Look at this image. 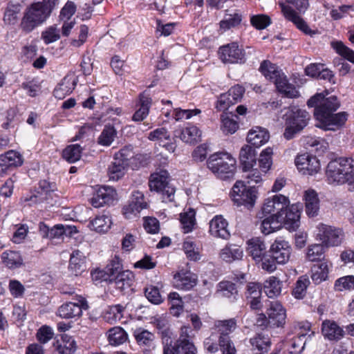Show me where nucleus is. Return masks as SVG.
Returning <instances> with one entry per match:
<instances>
[{"label": "nucleus", "mask_w": 354, "mask_h": 354, "mask_svg": "<svg viewBox=\"0 0 354 354\" xmlns=\"http://www.w3.org/2000/svg\"><path fill=\"white\" fill-rule=\"evenodd\" d=\"M77 230L75 226L71 225H64L62 224H58L50 228V232L49 239H59L62 236H71L73 233H76Z\"/></svg>", "instance_id": "nucleus-52"}, {"label": "nucleus", "mask_w": 354, "mask_h": 354, "mask_svg": "<svg viewBox=\"0 0 354 354\" xmlns=\"http://www.w3.org/2000/svg\"><path fill=\"white\" fill-rule=\"evenodd\" d=\"M306 342V333H299L290 340V354H300L304 349Z\"/></svg>", "instance_id": "nucleus-55"}, {"label": "nucleus", "mask_w": 354, "mask_h": 354, "mask_svg": "<svg viewBox=\"0 0 354 354\" xmlns=\"http://www.w3.org/2000/svg\"><path fill=\"white\" fill-rule=\"evenodd\" d=\"M151 99L147 91H144L139 95L138 105L139 109L134 112V121H142L149 114Z\"/></svg>", "instance_id": "nucleus-29"}, {"label": "nucleus", "mask_w": 354, "mask_h": 354, "mask_svg": "<svg viewBox=\"0 0 354 354\" xmlns=\"http://www.w3.org/2000/svg\"><path fill=\"white\" fill-rule=\"evenodd\" d=\"M270 328L283 327L286 323V313L283 306L277 302H271L266 311Z\"/></svg>", "instance_id": "nucleus-18"}, {"label": "nucleus", "mask_w": 354, "mask_h": 354, "mask_svg": "<svg viewBox=\"0 0 354 354\" xmlns=\"http://www.w3.org/2000/svg\"><path fill=\"white\" fill-rule=\"evenodd\" d=\"M214 326L218 333V337H230L229 334L234 331L236 327V321L234 318L218 320L215 322Z\"/></svg>", "instance_id": "nucleus-40"}, {"label": "nucleus", "mask_w": 354, "mask_h": 354, "mask_svg": "<svg viewBox=\"0 0 354 354\" xmlns=\"http://www.w3.org/2000/svg\"><path fill=\"white\" fill-rule=\"evenodd\" d=\"M257 191L254 186H247L242 181H236L234 185L231 196L237 206L243 205L248 209L254 207L257 198Z\"/></svg>", "instance_id": "nucleus-9"}, {"label": "nucleus", "mask_w": 354, "mask_h": 354, "mask_svg": "<svg viewBox=\"0 0 354 354\" xmlns=\"http://www.w3.org/2000/svg\"><path fill=\"white\" fill-rule=\"evenodd\" d=\"M261 74L270 81L274 82L277 91L288 98H295L299 96L296 87L290 84L287 77L277 66L269 60H263L259 67Z\"/></svg>", "instance_id": "nucleus-3"}, {"label": "nucleus", "mask_w": 354, "mask_h": 354, "mask_svg": "<svg viewBox=\"0 0 354 354\" xmlns=\"http://www.w3.org/2000/svg\"><path fill=\"white\" fill-rule=\"evenodd\" d=\"M327 248L324 243H315L308 246L306 254L307 259L310 261H318L324 259V253Z\"/></svg>", "instance_id": "nucleus-44"}, {"label": "nucleus", "mask_w": 354, "mask_h": 354, "mask_svg": "<svg viewBox=\"0 0 354 354\" xmlns=\"http://www.w3.org/2000/svg\"><path fill=\"white\" fill-rule=\"evenodd\" d=\"M330 45L338 55L354 64V50L345 46L341 41H332Z\"/></svg>", "instance_id": "nucleus-53"}, {"label": "nucleus", "mask_w": 354, "mask_h": 354, "mask_svg": "<svg viewBox=\"0 0 354 354\" xmlns=\"http://www.w3.org/2000/svg\"><path fill=\"white\" fill-rule=\"evenodd\" d=\"M21 5L19 3H8L4 12V21L8 24H16L18 20V15L21 12Z\"/></svg>", "instance_id": "nucleus-46"}, {"label": "nucleus", "mask_w": 354, "mask_h": 354, "mask_svg": "<svg viewBox=\"0 0 354 354\" xmlns=\"http://www.w3.org/2000/svg\"><path fill=\"white\" fill-rule=\"evenodd\" d=\"M272 150L270 147L263 150L260 153L259 165L261 170L265 174L270 169L272 165Z\"/></svg>", "instance_id": "nucleus-57"}, {"label": "nucleus", "mask_w": 354, "mask_h": 354, "mask_svg": "<svg viewBox=\"0 0 354 354\" xmlns=\"http://www.w3.org/2000/svg\"><path fill=\"white\" fill-rule=\"evenodd\" d=\"M282 282L276 277H270L263 283V290L270 297L279 296L281 292Z\"/></svg>", "instance_id": "nucleus-35"}, {"label": "nucleus", "mask_w": 354, "mask_h": 354, "mask_svg": "<svg viewBox=\"0 0 354 354\" xmlns=\"http://www.w3.org/2000/svg\"><path fill=\"white\" fill-rule=\"evenodd\" d=\"M145 295L147 299L151 304L158 305L162 303L163 299L160 293L159 289L153 286L145 288Z\"/></svg>", "instance_id": "nucleus-59"}, {"label": "nucleus", "mask_w": 354, "mask_h": 354, "mask_svg": "<svg viewBox=\"0 0 354 354\" xmlns=\"http://www.w3.org/2000/svg\"><path fill=\"white\" fill-rule=\"evenodd\" d=\"M56 185L54 183H50L46 180H42L39 183L37 188L38 194L45 197V201H47L51 197V194L56 190Z\"/></svg>", "instance_id": "nucleus-61"}, {"label": "nucleus", "mask_w": 354, "mask_h": 354, "mask_svg": "<svg viewBox=\"0 0 354 354\" xmlns=\"http://www.w3.org/2000/svg\"><path fill=\"white\" fill-rule=\"evenodd\" d=\"M242 21V15L239 12H234L231 14L226 13L224 19L219 23L221 29L226 31L232 28H236L240 25Z\"/></svg>", "instance_id": "nucleus-41"}, {"label": "nucleus", "mask_w": 354, "mask_h": 354, "mask_svg": "<svg viewBox=\"0 0 354 354\" xmlns=\"http://www.w3.org/2000/svg\"><path fill=\"white\" fill-rule=\"evenodd\" d=\"M219 57L225 64H244L246 62L245 53L237 43L232 42L223 46L218 50Z\"/></svg>", "instance_id": "nucleus-11"}, {"label": "nucleus", "mask_w": 354, "mask_h": 354, "mask_svg": "<svg viewBox=\"0 0 354 354\" xmlns=\"http://www.w3.org/2000/svg\"><path fill=\"white\" fill-rule=\"evenodd\" d=\"M281 12L284 17L292 21L298 29L302 31L306 35H312L313 31L309 28L306 22L297 14V12L290 6L284 4L283 3H279Z\"/></svg>", "instance_id": "nucleus-20"}, {"label": "nucleus", "mask_w": 354, "mask_h": 354, "mask_svg": "<svg viewBox=\"0 0 354 354\" xmlns=\"http://www.w3.org/2000/svg\"><path fill=\"white\" fill-rule=\"evenodd\" d=\"M168 301L170 304V313L174 316L178 317L183 311L184 302L182 297L176 292L168 295Z\"/></svg>", "instance_id": "nucleus-47"}, {"label": "nucleus", "mask_w": 354, "mask_h": 354, "mask_svg": "<svg viewBox=\"0 0 354 354\" xmlns=\"http://www.w3.org/2000/svg\"><path fill=\"white\" fill-rule=\"evenodd\" d=\"M179 136L183 142L194 144L199 140L201 131L196 126L187 127L181 130Z\"/></svg>", "instance_id": "nucleus-49"}, {"label": "nucleus", "mask_w": 354, "mask_h": 354, "mask_svg": "<svg viewBox=\"0 0 354 354\" xmlns=\"http://www.w3.org/2000/svg\"><path fill=\"white\" fill-rule=\"evenodd\" d=\"M306 212L310 217H315L318 214L319 209V200L317 192L313 189L305 192Z\"/></svg>", "instance_id": "nucleus-32"}, {"label": "nucleus", "mask_w": 354, "mask_h": 354, "mask_svg": "<svg viewBox=\"0 0 354 354\" xmlns=\"http://www.w3.org/2000/svg\"><path fill=\"white\" fill-rule=\"evenodd\" d=\"M1 259L6 266L10 269H15L23 265V259L18 252L6 251L3 252Z\"/></svg>", "instance_id": "nucleus-39"}, {"label": "nucleus", "mask_w": 354, "mask_h": 354, "mask_svg": "<svg viewBox=\"0 0 354 354\" xmlns=\"http://www.w3.org/2000/svg\"><path fill=\"white\" fill-rule=\"evenodd\" d=\"M295 165L300 173L304 175H313L320 169V163L316 156L308 153L297 156Z\"/></svg>", "instance_id": "nucleus-14"}, {"label": "nucleus", "mask_w": 354, "mask_h": 354, "mask_svg": "<svg viewBox=\"0 0 354 354\" xmlns=\"http://www.w3.org/2000/svg\"><path fill=\"white\" fill-rule=\"evenodd\" d=\"M310 281L308 277L306 274L300 276L295 283L292 290V296L297 299H302L305 297L307 292V288L310 286Z\"/></svg>", "instance_id": "nucleus-37"}, {"label": "nucleus", "mask_w": 354, "mask_h": 354, "mask_svg": "<svg viewBox=\"0 0 354 354\" xmlns=\"http://www.w3.org/2000/svg\"><path fill=\"white\" fill-rule=\"evenodd\" d=\"M197 283V276L190 271L180 270L174 274V286L179 290H189L194 288Z\"/></svg>", "instance_id": "nucleus-21"}, {"label": "nucleus", "mask_w": 354, "mask_h": 354, "mask_svg": "<svg viewBox=\"0 0 354 354\" xmlns=\"http://www.w3.org/2000/svg\"><path fill=\"white\" fill-rule=\"evenodd\" d=\"M284 116L286 128L283 136L287 140L292 139L300 133L308 125L310 118L308 112L297 107L290 109Z\"/></svg>", "instance_id": "nucleus-7"}, {"label": "nucleus", "mask_w": 354, "mask_h": 354, "mask_svg": "<svg viewBox=\"0 0 354 354\" xmlns=\"http://www.w3.org/2000/svg\"><path fill=\"white\" fill-rule=\"evenodd\" d=\"M16 115L15 110L10 109L6 111H0V125L5 129H8L10 127H13L12 124L14 118Z\"/></svg>", "instance_id": "nucleus-58"}, {"label": "nucleus", "mask_w": 354, "mask_h": 354, "mask_svg": "<svg viewBox=\"0 0 354 354\" xmlns=\"http://www.w3.org/2000/svg\"><path fill=\"white\" fill-rule=\"evenodd\" d=\"M245 91V88L240 84H236L232 86L227 93L220 95L217 100L216 108L221 111L227 110L230 106L241 100Z\"/></svg>", "instance_id": "nucleus-12"}, {"label": "nucleus", "mask_w": 354, "mask_h": 354, "mask_svg": "<svg viewBox=\"0 0 354 354\" xmlns=\"http://www.w3.org/2000/svg\"><path fill=\"white\" fill-rule=\"evenodd\" d=\"M308 107L314 108L315 118L319 122L316 126L325 131H336L342 127L348 119L345 111L335 113L340 107V102L335 95L326 97L319 93L307 102Z\"/></svg>", "instance_id": "nucleus-1"}, {"label": "nucleus", "mask_w": 354, "mask_h": 354, "mask_svg": "<svg viewBox=\"0 0 354 354\" xmlns=\"http://www.w3.org/2000/svg\"><path fill=\"white\" fill-rule=\"evenodd\" d=\"M111 220L109 216L100 215L97 216L90 223L92 230L100 232H106L111 227Z\"/></svg>", "instance_id": "nucleus-45"}, {"label": "nucleus", "mask_w": 354, "mask_h": 354, "mask_svg": "<svg viewBox=\"0 0 354 354\" xmlns=\"http://www.w3.org/2000/svg\"><path fill=\"white\" fill-rule=\"evenodd\" d=\"M195 215L196 212L192 208H189L188 211L180 214V223L184 233H189L192 231L196 224Z\"/></svg>", "instance_id": "nucleus-51"}, {"label": "nucleus", "mask_w": 354, "mask_h": 354, "mask_svg": "<svg viewBox=\"0 0 354 354\" xmlns=\"http://www.w3.org/2000/svg\"><path fill=\"white\" fill-rule=\"evenodd\" d=\"M353 158H339L327 165L326 175L330 183H354Z\"/></svg>", "instance_id": "nucleus-5"}, {"label": "nucleus", "mask_w": 354, "mask_h": 354, "mask_svg": "<svg viewBox=\"0 0 354 354\" xmlns=\"http://www.w3.org/2000/svg\"><path fill=\"white\" fill-rule=\"evenodd\" d=\"M255 149L252 146H243L239 153V159L244 171H249L256 164Z\"/></svg>", "instance_id": "nucleus-28"}, {"label": "nucleus", "mask_w": 354, "mask_h": 354, "mask_svg": "<svg viewBox=\"0 0 354 354\" xmlns=\"http://www.w3.org/2000/svg\"><path fill=\"white\" fill-rule=\"evenodd\" d=\"M77 82V78L73 76L66 75L54 89V96L59 100L69 95L74 90Z\"/></svg>", "instance_id": "nucleus-24"}, {"label": "nucleus", "mask_w": 354, "mask_h": 354, "mask_svg": "<svg viewBox=\"0 0 354 354\" xmlns=\"http://www.w3.org/2000/svg\"><path fill=\"white\" fill-rule=\"evenodd\" d=\"M53 7L45 2H36L30 4L24 11L20 23V28L29 33L42 25L50 17Z\"/></svg>", "instance_id": "nucleus-4"}, {"label": "nucleus", "mask_w": 354, "mask_h": 354, "mask_svg": "<svg viewBox=\"0 0 354 354\" xmlns=\"http://www.w3.org/2000/svg\"><path fill=\"white\" fill-rule=\"evenodd\" d=\"M301 211L299 205L288 206L284 212L274 214L263 219L261 229L264 234H269L281 228L282 225L289 231H296L300 225Z\"/></svg>", "instance_id": "nucleus-2"}, {"label": "nucleus", "mask_w": 354, "mask_h": 354, "mask_svg": "<svg viewBox=\"0 0 354 354\" xmlns=\"http://www.w3.org/2000/svg\"><path fill=\"white\" fill-rule=\"evenodd\" d=\"M88 308L86 301L82 297H79L74 301H69L62 305L57 311V315L64 319L80 317L83 310Z\"/></svg>", "instance_id": "nucleus-13"}, {"label": "nucleus", "mask_w": 354, "mask_h": 354, "mask_svg": "<svg viewBox=\"0 0 354 354\" xmlns=\"http://www.w3.org/2000/svg\"><path fill=\"white\" fill-rule=\"evenodd\" d=\"M227 226V221L221 215L215 216L209 222V233L213 236L228 239L230 233Z\"/></svg>", "instance_id": "nucleus-23"}, {"label": "nucleus", "mask_w": 354, "mask_h": 354, "mask_svg": "<svg viewBox=\"0 0 354 354\" xmlns=\"http://www.w3.org/2000/svg\"><path fill=\"white\" fill-rule=\"evenodd\" d=\"M163 354H196V348L190 339L179 337L174 344L170 340L164 345Z\"/></svg>", "instance_id": "nucleus-16"}, {"label": "nucleus", "mask_w": 354, "mask_h": 354, "mask_svg": "<svg viewBox=\"0 0 354 354\" xmlns=\"http://www.w3.org/2000/svg\"><path fill=\"white\" fill-rule=\"evenodd\" d=\"M62 343L57 346V351L61 354H73L76 351V342L74 339L67 335L62 337Z\"/></svg>", "instance_id": "nucleus-56"}, {"label": "nucleus", "mask_w": 354, "mask_h": 354, "mask_svg": "<svg viewBox=\"0 0 354 354\" xmlns=\"http://www.w3.org/2000/svg\"><path fill=\"white\" fill-rule=\"evenodd\" d=\"M317 237L326 248L337 246L342 242V231L339 228L325 224H320Z\"/></svg>", "instance_id": "nucleus-15"}, {"label": "nucleus", "mask_w": 354, "mask_h": 354, "mask_svg": "<svg viewBox=\"0 0 354 354\" xmlns=\"http://www.w3.org/2000/svg\"><path fill=\"white\" fill-rule=\"evenodd\" d=\"M270 138V134L266 129L257 127L251 129L247 136V141L252 146L259 148L266 144Z\"/></svg>", "instance_id": "nucleus-26"}, {"label": "nucleus", "mask_w": 354, "mask_h": 354, "mask_svg": "<svg viewBox=\"0 0 354 354\" xmlns=\"http://www.w3.org/2000/svg\"><path fill=\"white\" fill-rule=\"evenodd\" d=\"M322 332L330 340L339 339L344 334L343 330L334 321L330 320L322 322Z\"/></svg>", "instance_id": "nucleus-33"}, {"label": "nucleus", "mask_w": 354, "mask_h": 354, "mask_svg": "<svg viewBox=\"0 0 354 354\" xmlns=\"http://www.w3.org/2000/svg\"><path fill=\"white\" fill-rule=\"evenodd\" d=\"M23 162L22 156L16 151L10 150L0 155V167L5 169L19 167Z\"/></svg>", "instance_id": "nucleus-27"}, {"label": "nucleus", "mask_w": 354, "mask_h": 354, "mask_svg": "<svg viewBox=\"0 0 354 354\" xmlns=\"http://www.w3.org/2000/svg\"><path fill=\"white\" fill-rule=\"evenodd\" d=\"M169 174L166 170H161L158 173L152 174L149 181V186L151 191L160 192L164 189L168 183Z\"/></svg>", "instance_id": "nucleus-34"}, {"label": "nucleus", "mask_w": 354, "mask_h": 354, "mask_svg": "<svg viewBox=\"0 0 354 354\" xmlns=\"http://www.w3.org/2000/svg\"><path fill=\"white\" fill-rule=\"evenodd\" d=\"M112 282H114L118 288L124 290L131 286V280L129 270L121 271L122 264L118 256H115L104 268Z\"/></svg>", "instance_id": "nucleus-10"}, {"label": "nucleus", "mask_w": 354, "mask_h": 354, "mask_svg": "<svg viewBox=\"0 0 354 354\" xmlns=\"http://www.w3.org/2000/svg\"><path fill=\"white\" fill-rule=\"evenodd\" d=\"M85 256L82 252L77 250L71 254L68 269L75 276L80 274L85 270Z\"/></svg>", "instance_id": "nucleus-31"}, {"label": "nucleus", "mask_w": 354, "mask_h": 354, "mask_svg": "<svg viewBox=\"0 0 354 354\" xmlns=\"http://www.w3.org/2000/svg\"><path fill=\"white\" fill-rule=\"evenodd\" d=\"M82 149L78 144L70 145L64 149L62 156L70 163L75 162L80 159Z\"/></svg>", "instance_id": "nucleus-48"}, {"label": "nucleus", "mask_w": 354, "mask_h": 354, "mask_svg": "<svg viewBox=\"0 0 354 354\" xmlns=\"http://www.w3.org/2000/svg\"><path fill=\"white\" fill-rule=\"evenodd\" d=\"M208 169L218 178H232L236 171V160L227 153H215L207 160Z\"/></svg>", "instance_id": "nucleus-6"}, {"label": "nucleus", "mask_w": 354, "mask_h": 354, "mask_svg": "<svg viewBox=\"0 0 354 354\" xmlns=\"http://www.w3.org/2000/svg\"><path fill=\"white\" fill-rule=\"evenodd\" d=\"M219 347L222 354H236V350L230 337H219Z\"/></svg>", "instance_id": "nucleus-63"}, {"label": "nucleus", "mask_w": 354, "mask_h": 354, "mask_svg": "<svg viewBox=\"0 0 354 354\" xmlns=\"http://www.w3.org/2000/svg\"><path fill=\"white\" fill-rule=\"evenodd\" d=\"M250 343L256 354H263L268 351L270 346V339L262 334H257L251 338Z\"/></svg>", "instance_id": "nucleus-42"}, {"label": "nucleus", "mask_w": 354, "mask_h": 354, "mask_svg": "<svg viewBox=\"0 0 354 354\" xmlns=\"http://www.w3.org/2000/svg\"><path fill=\"white\" fill-rule=\"evenodd\" d=\"M247 245L248 254L257 263H259L262 257L268 252L264 240L261 237H253L249 239L247 241Z\"/></svg>", "instance_id": "nucleus-22"}, {"label": "nucleus", "mask_w": 354, "mask_h": 354, "mask_svg": "<svg viewBox=\"0 0 354 354\" xmlns=\"http://www.w3.org/2000/svg\"><path fill=\"white\" fill-rule=\"evenodd\" d=\"M116 191L113 187L103 186L97 189L91 203L93 207H100L104 205L112 204L116 200Z\"/></svg>", "instance_id": "nucleus-19"}, {"label": "nucleus", "mask_w": 354, "mask_h": 354, "mask_svg": "<svg viewBox=\"0 0 354 354\" xmlns=\"http://www.w3.org/2000/svg\"><path fill=\"white\" fill-rule=\"evenodd\" d=\"M41 38L46 44L55 42L60 38L59 30L55 26H51L42 32Z\"/></svg>", "instance_id": "nucleus-60"}, {"label": "nucleus", "mask_w": 354, "mask_h": 354, "mask_svg": "<svg viewBox=\"0 0 354 354\" xmlns=\"http://www.w3.org/2000/svg\"><path fill=\"white\" fill-rule=\"evenodd\" d=\"M117 135L116 130L112 126H105L98 137L97 143L102 146H110Z\"/></svg>", "instance_id": "nucleus-54"}, {"label": "nucleus", "mask_w": 354, "mask_h": 354, "mask_svg": "<svg viewBox=\"0 0 354 354\" xmlns=\"http://www.w3.org/2000/svg\"><path fill=\"white\" fill-rule=\"evenodd\" d=\"M134 338L140 347H145L143 350L145 351L153 346L155 336L147 330L137 329L134 331Z\"/></svg>", "instance_id": "nucleus-38"}, {"label": "nucleus", "mask_w": 354, "mask_h": 354, "mask_svg": "<svg viewBox=\"0 0 354 354\" xmlns=\"http://www.w3.org/2000/svg\"><path fill=\"white\" fill-rule=\"evenodd\" d=\"M216 295L218 297H225L234 301L237 299L238 290L234 283L230 281H220L216 286Z\"/></svg>", "instance_id": "nucleus-25"}, {"label": "nucleus", "mask_w": 354, "mask_h": 354, "mask_svg": "<svg viewBox=\"0 0 354 354\" xmlns=\"http://www.w3.org/2000/svg\"><path fill=\"white\" fill-rule=\"evenodd\" d=\"M243 255V250L236 245H226L221 252V257L228 263L241 259Z\"/></svg>", "instance_id": "nucleus-36"}, {"label": "nucleus", "mask_w": 354, "mask_h": 354, "mask_svg": "<svg viewBox=\"0 0 354 354\" xmlns=\"http://www.w3.org/2000/svg\"><path fill=\"white\" fill-rule=\"evenodd\" d=\"M268 251L278 264H285L290 259L292 249L288 241L280 238L274 241Z\"/></svg>", "instance_id": "nucleus-17"}, {"label": "nucleus", "mask_w": 354, "mask_h": 354, "mask_svg": "<svg viewBox=\"0 0 354 354\" xmlns=\"http://www.w3.org/2000/svg\"><path fill=\"white\" fill-rule=\"evenodd\" d=\"M311 279L315 285L320 284L322 282L328 279V264L327 261L318 262L311 267Z\"/></svg>", "instance_id": "nucleus-30"}, {"label": "nucleus", "mask_w": 354, "mask_h": 354, "mask_svg": "<svg viewBox=\"0 0 354 354\" xmlns=\"http://www.w3.org/2000/svg\"><path fill=\"white\" fill-rule=\"evenodd\" d=\"M234 117L238 119V116L232 113H224L221 115L223 132L232 134L236 131L239 128V123Z\"/></svg>", "instance_id": "nucleus-43"}, {"label": "nucleus", "mask_w": 354, "mask_h": 354, "mask_svg": "<svg viewBox=\"0 0 354 354\" xmlns=\"http://www.w3.org/2000/svg\"><path fill=\"white\" fill-rule=\"evenodd\" d=\"M127 339L126 332L120 327H114L108 331V339L110 344L118 346L123 344Z\"/></svg>", "instance_id": "nucleus-50"}, {"label": "nucleus", "mask_w": 354, "mask_h": 354, "mask_svg": "<svg viewBox=\"0 0 354 354\" xmlns=\"http://www.w3.org/2000/svg\"><path fill=\"white\" fill-rule=\"evenodd\" d=\"M352 288H354V276L353 275L340 277L335 282V288L338 291H342Z\"/></svg>", "instance_id": "nucleus-64"}, {"label": "nucleus", "mask_w": 354, "mask_h": 354, "mask_svg": "<svg viewBox=\"0 0 354 354\" xmlns=\"http://www.w3.org/2000/svg\"><path fill=\"white\" fill-rule=\"evenodd\" d=\"M133 158L131 147H124L114 156L113 160L108 168V176L110 180L117 181L126 173Z\"/></svg>", "instance_id": "nucleus-8"}, {"label": "nucleus", "mask_w": 354, "mask_h": 354, "mask_svg": "<svg viewBox=\"0 0 354 354\" xmlns=\"http://www.w3.org/2000/svg\"><path fill=\"white\" fill-rule=\"evenodd\" d=\"M251 24L258 30L267 28L271 24L270 18L266 15H253L250 19Z\"/></svg>", "instance_id": "nucleus-62"}]
</instances>
